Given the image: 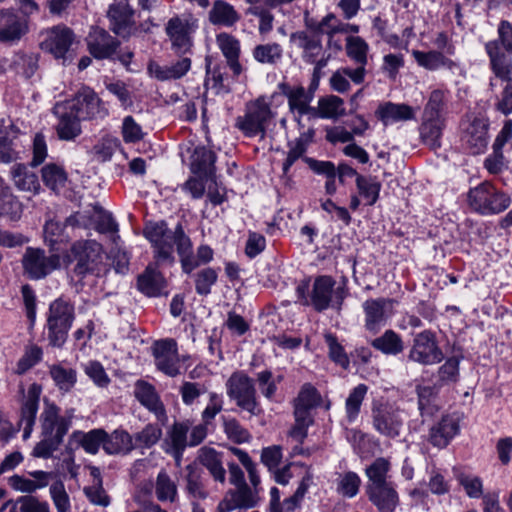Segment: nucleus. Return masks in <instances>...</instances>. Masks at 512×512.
Segmentation results:
<instances>
[{"label": "nucleus", "mask_w": 512, "mask_h": 512, "mask_svg": "<svg viewBox=\"0 0 512 512\" xmlns=\"http://www.w3.org/2000/svg\"><path fill=\"white\" fill-rule=\"evenodd\" d=\"M59 411V407L54 403L45 402L40 415L41 434L43 437H50L62 442L71 425V420L69 417L60 416Z\"/></svg>", "instance_id": "2eb2a0df"}, {"label": "nucleus", "mask_w": 512, "mask_h": 512, "mask_svg": "<svg viewBox=\"0 0 512 512\" xmlns=\"http://www.w3.org/2000/svg\"><path fill=\"white\" fill-rule=\"evenodd\" d=\"M134 396L149 411L153 412L158 420H166V411L155 388L145 382L137 381L134 388Z\"/></svg>", "instance_id": "393cba45"}, {"label": "nucleus", "mask_w": 512, "mask_h": 512, "mask_svg": "<svg viewBox=\"0 0 512 512\" xmlns=\"http://www.w3.org/2000/svg\"><path fill=\"white\" fill-rule=\"evenodd\" d=\"M217 272L213 268H205L195 276V290L199 295H208L211 287L216 283Z\"/></svg>", "instance_id": "338daca9"}, {"label": "nucleus", "mask_w": 512, "mask_h": 512, "mask_svg": "<svg viewBox=\"0 0 512 512\" xmlns=\"http://www.w3.org/2000/svg\"><path fill=\"white\" fill-rule=\"evenodd\" d=\"M14 505H16V509H19L20 512H50L47 502L40 501L32 495L18 498Z\"/></svg>", "instance_id": "774afa93"}, {"label": "nucleus", "mask_w": 512, "mask_h": 512, "mask_svg": "<svg viewBox=\"0 0 512 512\" xmlns=\"http://www.w3.org/2000/svg\"><path fill=\"white\" fill-rule=\"evenodd\" d=\"M356 187L365 204L372 206L379 198L382 185L376 177L357 175Z\"/></svg>", "instance_id": "79ce46f5"}, {"label": "nucleus", "mask_w": 512, "mask_h": 512, "mask_svg": "<svg viewBox=\"0 0 512 512\" xmlns=\"http://www.w3.org/2000/svg\"><path fill=\"white\" fill-rule=\"evenodd\" d=\"M138 289L147 296H158L166 287L162 274L148 266L138 277Z\"/></svg>", "instance_id": "c9c22d12"}, {"label": "nucleus", "mask_w": 512, "mask_h": 512, "mask_svg": "<svg viewBox=\"0 0 512 512\" xmlns=\"http://www.w3.org/2000/svg\"><path fill=\"white\" fill-rule=\"evenodd\" d=\"M314 131L308 130L302 133L298 138L288 142L289 151L283 163V177L289 180L288 172L291 166L300 158L309 166L316 174L325 175L326 177L336 176V167L331 161H319L310 157H303L309 144L313 141Z\"/></svg>", "instance_id": "39448f33"}, {"label": "nucleus", "mask_w": 512, "mask_h": 512, "mask_svg": "<svg viewBox=\"0 0 512 512\" xmlns=\"http://www.w3.org/2000/svg\"><path fill=\"white\" fill-rule=\"evenodd\" d=\"M144 235L152 244L154 256L158 262H174L173 251L176 246L185 273H191L213 258V250L207 245H201L197 249L196 256L193 255L191 240L185 234L181 224H177L171 231L164 221L150 222L144 228Z\"/></svg>", "instance_id": "f257e3e1"}, {"label": "nucleus", "mask_w": 512, "mask_h": 512, "mask_svg": "<svg viewBox=\"0 0 512 512\" xmlns=\"http://www.w3.org/2000/svg\"><path fill=\"white\" fill-rule=\"evenodd\" d=\"M288 99L289 114L298 126H306L309 121L317 118L316 110L310 106L314 92L306 91L302 86L288 87L284 91Z\"/></svg>", "instance_id": "1a4fd4ad"}, {"label": "nucleus", "mask_w": 512, "mask_h": 512, "mask_svg": "<svg viewBox=\"0 0 512 512\" xmlns=\"http://www.w3.org/2000/svg\"><path fill=\"white\" fill-rule=\"evenodd\" d=\"M236 488L230 499L225 498L218 504L217 512H230L238 507L251 508L256 504V493L247 483L236 486Z\"/></svg>", "instance_id": "7c9ffc66"}, {"label": "nucleus", "mask_w": 512, "mask_h": 512, "mask_svg": "<svg viewBox=\"0 0 512 512\" xmlns=\"http://www.w3.org/2000/svg\"><path fill=\"white\" fill-rule=\"evenodd\" d=\"M366 494L378 512H394L399 504V495L393 484L367 488Z\"/></svg>", "instance_id": "a878e982"}, {"label": "nucleus", "mask_w": 512, "mask_h": 512, "mask_svg": "<svg viewBox=\"0 0 512 512\" xmlns=\"http://www.w3.org/2000/svg\"><path fill=\"white\" fill-rule=\"evenodd\" d=\"M49 374L58 389L65 393L69 392L77 381L76 371L61 364L51 365L49 367Z\"/></svg>", "instance_id": "37998d69"}, {"label": "nucleus", "mask_w": 512, "mask_h": 512, "mask_svg": "<svg viewBox=\"0 0 512 512\" xmlns=\"http://www.w3.org/2000/svg\"><path fill=\"white\" fill-rule=\"evenodd\" d=\"M416 110L404 103L385 102L378 106L375 116L385 126L415 117Z\"/></svg>", "instance_id": "5701e85b"}, {"label": "nucleus", "mask_w": 512, "mask_h": 512, "mask_svg": "<svg viewBox=\"0 0 512 512\" xmlns=\"http://www.w3.org/2000/svg\"><path fill=\"white\" fill-rule=\"evenodd\" d=\"M162 430L156 424L146 425L133 438L135 448H150L154 446L161 438Z\"/></svg>", "instance_id": "5fc2aeb1"}, {"label": "nucleus", "mask_w": 512, "mask_h": 512, "mask_svg": "<svg viewBox=\"0 0 512 512\" xmlns=\"http://www.w3.org/2000/svg\"><path fill=\"white\" fill-rule=\"evenodd\" d=\"M42 180L44 184L53 191H58L65 186L67 174L63 167L51 163L45 165L42 170Z\"/></svg>", "instance_id": "49530a36"}, {"label": "nucleus", "mask_w": 512, "mask_h": 512, "mask_svg": "<svg viewBox=\"0 0 512 512\" xmlns=\"http://www.w3.org/2000/svg\"><path fill=\"white\" fill-rule=\"evenodd\" d=\"M11 177L14 185L21 191L36 194L40 190L37 175L23 164H16L11 168Z\"/></svg>", "instance_id": "e433bc0d"}, {"label": "nucleus", "mask_w": 512, "mask_h": 512, "mask_svg": "<svg viewBox=\"0 0 512 512\" xmlns=\"http://www.w3.org/2000/svg\"><path fill=\"white\" fill-rule=\"evenodd\" d=\"M104 259L102 245L90 239L75 241L65 255L66 262L74 263L72 272L79 279L100 276L106 267Z\"/></svg>", "instance_id": "7ed1b4c3"}, {"label": "nucleus", "mask_w": 512, "mask_h": 512, "mask_svg": "<svg viewBox=\"0 0 512 512\" xmlns=\"http://www.w3.org/2000/svg\"><path fill=\"white\" fill-rule=\"evenodd\" d=\"M408 414L395 402H376L372 406V424L374 429L387 438L401 435Z\"/></svg>", "instance_id": "423d86ee"}, {"label": "nucleus", "mask_w": 512, "mask_h": 512, "mask_svg": "<svg viewBox=\"0 0 512 512\" xmlns=\"http://www.w3.org/2000/svg\"><path fill=\"white\" fill-rule=\"evenodd\" d=\"M463 147L471 154L483 152L488 143L486 130H464L461 135Z\"/></svg>", "instance_id": "de8ad7c7"}, {"label": "nucleus", "mask_w": 512, "mask_h": 512, "mask_svg": "<svg viewBox=\"0 0 512 512\" xmlns=\"http://www.w3.org/2000/svg\"><path fill=\"white\" fill-rule=\"evenodd\" d=\"M16 130H0V162L10 163L17 159L14 149Z\"/></svg>", "instance_id": "052dcab7"}, {"label": "nucleus", "mask_w": 512, "mask_h": 512, "mask_svg": "<svg viewBox=\"0 0 512 512\" xmlns=\"http://www.w3.org/2000/svg\"><path fill=\"white\" fill-rule=\"evenodd\" d=\"M42 355L43 351L39 346L35 344L27 346L24 354L17 362L16 369L14 371L15 374L22 375L26 373L41 361Z\"/></svg>", "instance_id": "4d7b16f0"}, {"label": "nucleus", "mask_w": 512, "mask_h": 512, "mask_svg": "<svg viewBox=\"0 0 512 512\" xmlns=\"http://www.w3.org/2000/svg\"><path fill=\"white\" fill-rule=\"evenodd\" d=\"M467 203L473 211L482 215H491L506 210L510 206L511 199L493 184L484 181L468 191Z\"/></svg>", "instance_id": "20e7f679"}, {"label": "nucleus", "mask_w": 512, "mask_h": 512, "mask_svg": "<svg viewBox=\"0 0 512 512\" xmlns=\"http://www.w3.org/2000/svg\"><path fill=\"white\" fill-rule=\"evenodd\" d=\"M29 31L26 18L12 11H0V43L13 45L18 43Z\"/></svg>", "instance_id": "f3484780"}, {"label": "nucleus", "mask_w": 512, "mask_h": 512, "mask_svg": "<svg viewBox=\"0 0 512 512\" xmlns=\"http://www.w3.org/2000/svg\"><path fill=\"white\" fill-rule=\"evenodd\" d=\"M153 356L158 370L170 377L180 374L177 342L174 339L156 341L153 346Z\"/></svg>", "instance_id": "4468645a"}, {"label": "nucleus", "mask_w": 512, "mask_h": 512, "mask_svg": "<svg viewBox=\"0 0 512 512\" xmlns=\"http://www.w3.org/2000/svg\"><path fill=\"white\" fill-rule=\"evenodd\" d=\"M22 213V205L11 191L0 196V218L18 220Z\"/></svg>", "instance_id": "13d9d810"}, {"label": "nucleus", "mask_w": 512, "mask_h": 512, "mask_svg": "<svg viewBox=\"0 0 512 512\" xmlns=\"http://www.w3.org/2000/svg\"><path fill=\"white\" fill-rule=\"evenodd\" d=\"M367 391L368 387L365 384H359L350 392L345 403L347 419L349 422H354L357 418Z\"/></svg>", "instance_id": "603ef678"}, {"label": "nucleus", "mask_w": 512, "mask_h": 512, "mask_svg": "<svg viewBox=\"0 0 512 512\" xmlns=\"http://www.w3.org/2000/svg\"><path fill=\"white\" fill-rule=\"evenodd\" d=\"M24 272L31 279H42L60 268L61 259L58 254L47 256L44 250L28 247L22 258Z\"/></svg>", "instance_id": "9d476101"}, {"label": "nucleus", "mask_w": 512, "mask_h": 512, "mask_svg": "<svg viewBox=\"0 0 512 512\" xmlns=\"http://www.w3.org/2000/svg\"><path fill=\"white\" fill-rule=\"evenodd\" d=\"M392 300L387 298L368 299L363 303L365 313V327L368 331L376 333L384 325L388 306L392 305Z\"/></svg>", "instance_id": "4be33fe9"}, {"label": "nucleus", "mask_w": 512, "mask_h": 512, "mask_svg": "<svg viewBox=\"0 0 512 512\" xmlns=\"http://www.w3.org/2000/svg\"><path fill=\"white\" fill-rule=\"evenodd\" d=\"M324 338L326 344L329 347L330 359L336 364L340 365L342 368L347 369L349 367L350 361L344 351L343 346L338 342L336 336L331 333H326Z\"/></svg>", "instance_id": "680f3d73"}, {"label": "nucleus", "mask_w": 512, "mask_h": 512, "mask_svg": "<svg viewBox=\"0 0 512 512\" xmlns=\"http://www.w3.org/2000/svg\"><path fill=\"white\" fill-rule=\"evenodd\" d=\"M73 40V33L69 28L57 26L45 32L41 48L53 54L55 58H64Z\"/></svg>", "instance_id": "aec40b11"}, {"label": "nucleus", "mask_w": 512, "mask_h": 512, "mask_svg": "<svg viewBox=\"0 0 512 512\" xmlns=\"http://www.w3.org/2000/svg\"><path fill=\"white\" fill-rule=\"evenodd\" d=\"M317 118L336 119L346 113L344 101L335 95H329L318 100Z\"/></svg>", "instance_id": "a19ab883"}, {"label": "nucleus", "mask_w": 512, "mask_h": 512, "mask_svg": "<svg viewBox=\"0 0 512 512\" xmlns=\"http://www.w3.org/2000/svg\"><path fill=\"white\" fill-rule=\"evenodd\" d=\"M93 209L96 216L95 229L99 233H115L118 231V225L111 213L104 210L99 204H95Z\"/></svg>", "instance_id": "69168bd1"}, {"label": "nucleus", "mask_w": 512, "mask_h": 512, "mask_svg": "<svg viewBox=\"0 0 512 512\" xmlns=\"http://www.w3.org/2000/svg\"><path fill=\"white\" fill-rule=\"evenodd\" d=\"M486 52L490 59V67L496 77L508 80L512 72L511 59L501 52L497 41H490L485 45Z\"/></svg>", "instance_id": "2f4dec72"}, {"label": "nucleus", "mask_w": 512, "mask_h": 512, "mask_svg": "<svg viewBox=\"0 0 512 512\" xmlns=\"http://www.w3.org/2000/svg\"><path fill=\"white\" fill-rule=\"evenodd\" d=\"M73 439L89 454H96L100 446L104 448L105 430L93 429L89 432L75 431Z\"/></svg>", "instance_id": "ea45409f"}, {"label": "nucleus", "mask_w": 512, "mask_h": 512, "mask_svg": "<svg viewBox=\"0 0 512 512\" xmlns=\"http://www.w3.org/2000/svg\"><path fill=\"white\" fill-rule=\"evenodd\" d=\"M253 57L263 64H274L282 58V48L279 44L258 45L253 50Z\"/></svg>", "instance_id": "bf43d9fd"}, {"label": "nucleus", "mask_w": 512, "mask_h": 512, "mask_svg": "<svg viewBox=\"0 0 512 512\" xmlns=\"http://www.w3.org/2000/svg\"><path fill=\"white\" fill-rule=\"evenodd\" d=\"M290 42L303 50V57L307 62L315 63L316 69H322L327 64V59L317 61V57L322 52L321 41L316 36H310L306 32H296L290 37Z\"/></svg>", "instance_id": "412c9836"}, {"label": "nucleus", "mask_w": 512, "mask_h": 512, "mask_svg": "<svg viewBox=\"0 0 512 512\" xmlns=\"http://www.w3.org/2000/svg\"><path fill=\"white\" fill-rule=\"evenodd\" d=\"M197 29V21L190 15L174 16L168 20L165 31L173 49L186 53L192 46V34Z\"/></svg>", "instance_id": "9b49d317"}, {"label": "nucleus", "mask_w": 512, "mask_h": 512, "mask_svg": "<svg viewBox=\"0 0 512 512\" xmlns=\"http://www.w3.org/2000/svg\"><path fill=\"white\" fill-rule=\"evenodd\" d=\"M417 137L409 136V144L413 147L423 143L430 149H437L440 147L441 130H413Z\"/></svg>", "instance_id": "0e129e2a"}, {"label": "nucleus", "mask_w": 512, "mask_h": 512, "mask_svg": "<svg viewBox=\"0 0 512 512\" xmlns=\"http://www.w3.org/2000/svg\"><path fill=\"white\" fill-rule=\"evenodd\" d=\"M197 461L208 470L216 482L225 483L226 470L220 452L214 448L203 446L198 450Z\"/></svg>", "instance_id": "bb28decb"}, {"label": "nucleus", "mask_w": 512, "mask_h": 512, "mask_svg": "<svg viewBox=\"0 0 512 512\" xmlns=\"http://www.w3.org/2000/svg\"><path fill=\"white\" fill-rule=\"evenodd\" d=\"M111 30L120 37L128 38L136 31L134 10L128 3H117L109 6L107 11Z\"/></svg>", "instance_id": "dca6fc26"}, {"label": "nucleus", "mask_w": 512, "mask_h": 512, "mask_svg": "<svg viewBox=\"0 0 512 512\" xmlns=\"http://www.w3.org/2000/svg\"><path fill=\"white\" fill-rule=\"evenodd\" d=\"M216 155L205 147H197L191 156L190 170L193 174L214 181Z\"/></svg>", "instance_id": "cd10ccee"}, {"label": "nucleus", "mask_w": 512, "mask_h": 512, "mask_svg": "<svg viewBox=\"0 0 512 512\" xmlns=\"http://www.w3.org/2000/svg\"><path fill=\"white\" fill-rule=\"evenodd\" d=\"M369 46L365 40L358 36H349L346 39V52L350 59L355 63L365 66L367 64V55Z\"/></svg>", "instance_id": "3c124183"}, {"label": "nucleus", "mask_w": 512, "mask_h": 512, "mask_svg": "<svg viewBox=\"0 0 512 512\" xmlns=\"http://www.w3.org/2000/svg\"><path fill=\"white\" fill-rule=\"evenodd\" d=\"M154 489H155L156 498L160 502L173 503L177 499V496H178L177 484L170 477V475L163 469L158 473V475L156 477Z\"/></svg>", "instance_id": "58836bf2"}, {"label": "nucleus", "mask_w": 512, "mask_h": 512, "mask_svg": "<svg viewBox=\"0 0 512 512\" xmlns=\"http://www.w3.org/2000/svg\"><path fill=\"white\" fill-rule=\"evenodd\" d=\"M408 357L410 360L423 365L439 363L442 360V352L436 344L434 334L430 331L417 334Z\"/></svg>", "instance_id": "ddd939ff"}, {"label": "nucleus", "mask_w": 512, "mask_h": 512, "mask_svg": "<svg viewBox=\"0 0 512 512\" xmlns=\"http://www.w3.org/2000/svg\"><path fill=\"white\" fill-rule=\"evenodd\" d=\"M74 317V305L69 300L58 298L50 304L47 329L51 346L60 348L64 345Z\"/></svg>", "instance_id": "0eeeda50"}, {"label": "nucleus", "mask_w": 512, "mask_h": 512, "mask_svg": "<svg viewBox=\"0 0 512 512\" xmlns=\"http://www.w3.org/2000/svg\"><path fill=\"white\" fill-rule=\"evenodd\" d=\"M187 475L186 480V491L190 496L197 499H205L207 497V491L202 481L200 471L192 464L186 466Z\"/></svg>", "instance_id": "8fccbe9b"}, {"label": "nucleus", "mask_w": 512, "mask_h": 512, "mask_svg": "<svg viewBox=\"0 0 512 512\" xmlns=\"http://www.w3.org/2000/svg\"><path fill=\"white\" fill-rule=\"evenodd\" d=\"M277 112L272 111L263 98L250 102L246 108L245 120L239 128H265L276 126Z\"/></svg>", "instance_id": "6ab92c4d"}, {"label": "nucleus", "mask_w": 512, "mask_h": 512, "mask_svg": "<svg viewBox=\"0 0 512 512\" xmlns=\"http://www.w3.org/2000/svg\"><path fill=\"white\" fill-rule=\"evenodd\" d=\"M120 147V141L109 136L103 137L92 148L93 159L98 162L109 161L114 152Z\"/></svg>", "instance_id": "864d4df0"}, {"label": "nucleus", "mask_w": 512, "mask_h": 512, "mask_svg": "<svg viewBox=\"0 0 512 512\" xmlns=\"http://www.w3.org/2000/svg\"><path fill=\"white\" fill-rule=\"evenodd\" d=\"M216 43L222 54L226 58L227 64L235 76L242 73V66L239 63L240 42L228 33L217 35Z\"/></svg>", "instance_id": "c756f323"}, {"label": "nucleus", "mask_w": 512, "mask_h": 512, "mask_svg": "<svg viewBox=\"0 0 512 512\" xmlns=\"http://www.w3.org/2000/svg\"><path fill=\"white\" fill-rule=\"evenodd\" d=\"M390 469L391 463L388 459L383 457L376 458L365 469V474L368 478L366 489L392 484V482L388 480Z\"/></svg>", "instance_id": "72a5a7b5"}, {"label": "nucleus", "mask_w": 512, "mask_h": 512, "mask_svg": "<svg viewBox=\"0 0 512 512\" xmlns=\"http://www.w3.org/2000/svg\"><path fill=\"white\" fill-rule=\"evenodd\" d=\"M239 14L229 3L217 0L209 11V21L214 25L233 26L239 20Z\"/></svg>", "instance_id": "4c0bfd02"}, {"label": "nucleus", "mask_w": 512, "mask_h": 512, "mask_svg": "<svg viewBox=\"0 0 512 512\" xmlns=\"http://www.w3.org/2000/svg\"><path fill=\"white\" fill-rule=\"evenodd\" d=\"M460 432V416L457 413L443 415L439 422L434 424L428 435V441L437 448H445Z\"/></svg>", "instance_id": "a211bd4d"}, {"label": "nucleus", "mask_w": 512, "mask_h": 512, "mask_svg": "<svg viewBox=\"0 0 512 512\" xmlns=\"http://www.w3.org/2000/svg\"><path fill=\"white\" fill-rule=\"evenodd\" d=\"M371 345L387 355H397L404 349L401 337L393 330H386L383 335L375 338Z\"/></svg>", "instance_id": "a18cd8bd"}, {"label": "nucleus", "mask_w": 512, "mask_h": 512, "mask_svg": "<svg viewBox=\"0 0 512 512\" xmlns=\"http://www.w3.org/2000/svg\"><path fill=\"white\" fill-rule=\"evenodd\" d=\"M106 114L100 98L89 87L81 88L76 96L54 106L53 115L59 120L58 128H73L80 121L103 117Z\"/></svg>", "instance_id": "f03ea898"}, {"label": "nucleus", "mask_w": 512, "mask_h": 512, "mask_svg": "<svg viewBox=\"0 0 512 512\" xmlns=\"http://www.w3.org/2000/svg\"><path fill=\"white\" fill-rule=\"evenodd\" d=\"M191 67L189 58H182L175 64L161 66L155 62L148 65V72L150 76L160 81L176 80L183 77Z\"/></svg>", "instance_id": "473e14b6"}, {"label": "nucleus", "mask_w": 512, "mask_h": 512, "mask_svg": "<svg viewBox=\"0 0 512 512\" xmlns=\"http://www.w3.org/2000/svg\"><path fill=\"white\" fill-rule=\"evenodd\" d=\"M88 47L95 58H107L113 54L116 41L105 30L93 28L88 36Z\"/></svg>", "instance_id": "c85d7f7f"}, {"label": "nucleus", "mask_w": 512, "mask_h": 512, "mask_svg": "<svg viewBox=\"0 0 512 512\" xmlns=\"http://www.w3.org/2000/svg\"><path fill=\"white\" fill-rule=\"evenodd\" d=\"M40 394L41 387L35 383L32 384L22 404L20 423L23 426L24 439L29 438L32 433L38 411Z\"/></svg>", "instance_id": "b1692460"}, {"label": "nucleus", "mask_w": 512, "mask_h": 512, "mask_svg": "<svg viewBox=\"0 0 512 512\" xmlns=\"http://www.w3.org/2000/svg\"><path fill=\"white\" fill-rule=\"evenodd\" d=\"M223 428L227 438L236 443H247L251 439V434L244 428L240 422L235 418L223 417Z\"/></svg>", "instance_id": "6e6d98bb"}, {"label": "nucleus", "mask_w": 512, "mask_h": 512, "mask_svg": "<svg viewBox=\"0 0 512 512\" xmlns=\"http://www.w3.org/2000/svg\"><path fill=\"white\" fill-rule=\"evenodd\" d=\"M226 393L230 400L252 416L260 414L254 381L243 371H235L225 383Z\"/></svg>", "instance_id": "6e6552de"}, {"label": "nucleus", "mask_w": 512, "mask_h": 512, "mask_svg": "<svg viewBox=\"0 0 512 512\" xmlns=\"http://www.w3.org/2000/svg\"><path fill=\"white\" fill-rule=\"evenodd\" d=\"M336 281L328 275H322L315 278L311 290V305L313 308L322 312L331 306L333 296H335L337 308L340 309L344 300L343 290L335 289Z\"/></svg>", "instance_id": "f8f14e48"}, {"label": "nucleus", "mask_w": 512, "mask_h": 512, "mask_svg": "<svg viewBox=\"0 0 512 512\" xmlns=\"http://www.w3.org/2000/svg\"><path fill=\"white\" fill-rule=\"evenodd\" d=\"M103 449L107 454H128L134 449L133 437L125 430L105 431Z\"/></svg>", "instance_id": "f704fd0d"}, {"label": "nucleus", "mask_w": 512, "mask_h": 512, "mask_svg": "<svg viewBox=\"0 0 512 512\" xmlns=\"http://www.w3.org/2000/svg\"><path fill=\"white\" fill-rule=\"evenodd\" d=\"M360 484L361 479L355 472H344L337 478L336 491L343 497L353 498L358 494Z\"/></svg>", "instance_id": "09e8293b"}, {"label": "nucleus", "mask_w": 512, "mask_h": 512, "mask_svg": "<svg viewBox=\"0 0 512 512\" xmlns=\"http://www.w3.org/2000/svg\"><path fill=\"white\" fill-rule=\"evenodd\" d=\"M439 388L440 385L437 383L433 386L418 385L416 387L418 407L422 416L433 415L438 410L435 400L438 395Z\"/></svg>", "instance_id": "c03bdc74"}, {"label": "nucleus", "mask_w": 512, "mask_h": 512, "mask_svg": "<svg viewBox=\"0 0 512 512\" xmlns=\"http://www.w3.org/2000/svg\"><path fill=\"white\" fill-rule=\"evenodd\" d=\"M412 55L419 66L428 70H436L445 65V57L436 51L422 52L413 50Z\"/></svg>", "instance_id": "e2e57ef3"}]
</instances>
